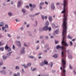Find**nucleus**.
<instances>
[{
  "mask_svg": "<svg viewBox=\"0 0 76 76\" xmlns=\"http://www.w3.org/2000/svg\"><path fill=\"white\" fill-rule=\"evenodd\" d=\"M26 8H29V7L28 6H26Z\"/></svg>",
  "mask_w": 76,
  "mask_h": 76,
  "instance_id": "47",
  "label": "nucleus"
},
{
  "mask_svg": "<svg viewBox=\"0 0 76 76\" xmlns=\"http://www.w3.org/2000/svg\"><path fill=\"white\" fill-rule=\"evenodd\" d=\"M39 42V41H37L36 42L37 43H38V42Z\"/></svg>",
  "mask_w": 76,
  "mask_h": 76,
  "instance_id": "57",
  "label": "nucleus"
},
{
  "mask_svg": "<svg viewBox=\"0 0 76 76\" xmlns=\"http://www.w3.org/2000/svg\"><path fill=\"white\" fill-rule=\"evenodd\" d=\"M29 25H27V28H28V27H29Z\"/></svg>",
  "mask_w": 76,
  "mask_h": 76,
  "instance_id": "58",
  "label": "nucleus"
},
{
  "mask_svg": "<svg viewBox=\"0 0 76 76\" xmlns=\"http://www.w3.org/2000/svg\"><path fill=\"white\" fill-rule=\"evenodd\" d=\"M70 45L72 46L73 45V43H72V42H70Z\"/></svg>",
  "mask_w": 76,
  "mask_h": 76,
  "instance_id": "29",
  "label": "nucleus"
},
{
  "mask_svg": "<svg viewBox=\"0 0 76 76\" xmlns=\"http://www.w3.org/2000/svg\"><path fill=\"white\" fill-rule=\"evenodd\" d=\"M55 43L56 44H58V41H56V40H55Z\"/></svg>",
  "mask_w": 76,
  "mask_h": 76,
  "instance_id": "24",
  "label": "nucleus"
},
{
  "mask_svg": "<svg viewBox=\"0 0 76 76\" xmlns=\"http://www.w3.org/2000/svg\"><path fill=\"white\" fill-rule=\"evenodd\" d=\"M40 38L41 39L42 38H43V36H41L40 37Z\"/></svg>",
  "mask_w": 76,
  "mask_h": 76,
  "instance_id": "50",
  "label": "nucleus"
},
{
  "mask_svg": "<svg viewBox=\"0 0 76 76\" xmlns=\"http://www.w3.org/2000/svg\"><path fill=\"white\" fill-rule=\"evenodd\" d=\"M8 37H9L10 38V37H11V36H10V34H8Z\"/></svg>",
  "mask_w": 76,
  "mask_h": 76,
  "instance_id": "36",
  "label": "nucleus"
},
{
  "mask_svg": "<svg viewBox=\"0 0 76 76\" xmlns=\"http://www.w3.org/2000/svg\"><path fill=\"white\" fill-rule=\"evenodd\" d=\"M22 1H19V6H20V5H21L22 4Z\"/></svg>",
  "mask_w": 76,
  "mask_h": 76,
  "instance_id": "28",
  "label": "nucleus"
},
{
  "mask_svg": "<svg viewBox=\"0 0 76 76\" xmlns=\"http://www.w3.org/2000/svg\"><path fill=\"white\" fill-rule=\"evenodd\" d=\"M53 57L54 58H57L58 57V56H57V55L55 54V55H53Z\"/></svg>",
  "mask_w": 76,
  "mask_h": 76,
  "instance_id": "12",
  "label": "nucleus"
},
{
  "mask_svg": "<svg viewBox=\"0 0 76 76\" xmlns=\"http://www.w3.org/2000/svg\"><path fill=\"white\" fill-rule=\"evenodd\" d=\"M21 30H23V28L21 27Z\"/></svg>",
  "mask_w": 76,
  "mask_h": 76,
  "instance_id": "62",
  "label": "nucleus"
},
{
  "mask_svg": "<svg viewBox=\"0 0 76 76\" xmlns=\"http://www.w3.org/2000/svg\"><path fill=\"white\" fill-rule=\"evenodd\" d=\"M22 11L23 12V13H25L26 12V10L24 9H23L22 10Z\"/></svg>",
  "mask_w": 76,
  "mask_h": 76,
  "instance_id": "18",
  "label": "nucleus"
},
{
  "mask_svg": "<svg viewBox=\"0 0 76 76\" xmlns=\"http://www.w3.org/2000/svg\"><path fill=\"white\" fill-rule=\"evenodd\" d=\"M74 13H75V15H76V12H75Z\"/></svg>",
  "mask_w": 76,
  "mask_h": 76,
  "instance_id": "64",
  "label": "nucleus"
},
{
  "mask_svg": "<svg viewBox=\"0 0 76 76\" xmlns=\"http://www.w3.org/2000/svg\"><path fill=\"white\" fill-rule=\"evenodd\" d=\"M0 50H1V51H3L4 50V48L3 47L0 48Z\"/></svg>",
  "mask_w": 76,
  "mask_h": 76,
  "instance_id": "13",
  "label": "nucleus"
},
{
  "mask_svg": "<svg viewBox=\"0 0 76 76\" xmlns=\"http://www.w3.org/2000/svg\"><path fill=\"white\" fill-rule=\"evenodd\" d=\"M6 29V27H2V30L3 31H4V29Z\"/></svg>",
  "mask_w": 76,
  "mask_h": 76,
  "instance_id": "23",
  "label": "nucleus"
},
{
  "mask_svg": "<svg viewBox=\"0 0 76 76\" xmlns=\"http://www.w3.org/2000/svg\"><path fill=\"white\" fill-rule=\"evenodd\" d=\"M4 23L1 22L0 23V26H4Z\"/></svg>",
  "mask_w": 76,
  "mask_h": 76,
  "instance_id": "6",
  "label": "nucleus"
},
{
  "mask_svg": "<svg viewBox=\"0 0 76 76\" xmlns=\"http://www.w3.org/2000/svg\"><path fill=\"white\" fill-rule=\"evenodd\" d=\"M24 45L25 46V47H26V44L25 43H24Z\"/></svg>",
  "mask_w": 76,
  "mask_h": 76,
  "instance_id": "63",
  "label": "nucleus"
},
{
  "mask_svg": "<svg viewBox=\"0 0 76 76\" xmlns=\"http://www.w3.org/2000/svg\"><path fill=\"white\" fill-rule=\"evenodd\" d=\"M69 68L71 69H73V68L70 65H69Z\"/></svg>",
  "mask_w": 76,
  "mask_h": 76,
  "instance_id": "31",
  "label": "nucleus"
},
{
  "mask_svg": "<svg viewBox=\"0 0 76 76\" xmlns=\"http://www.w3.org/2000/svg\"><path fill=\"white\" fill-rule=\"evenodd\" d=\"M16 69H19V67L18 66H16L15 68Z\"/></svg>",
  "mask_w": 76,
  "mask_h": 76,
  "instance_id": "35",
  "label": "nucleus"
},
{
  "mask_svg": "<svg viewBox=\"0 0 76 76\" xmlns=\"http://www.w3.org/2000/svg\"><path fill=\"white\" fill-rule=\"evenodd\" d=\"M25 68H28V66H25Z\"/></svg>",
  "mask_w": 76,
  "mask_h": 76,
  "instance_id": "55",
  "label": "nucleus"
},
{
  "mask_svg": "<svg viewBox=\"0 0 76 76\" xmlns=\"http://www.w3.org/2000/svg\"><path fill=\"white\" fill-rule=\"evenodd\" d=\"M66 63L65 60H64L63 59L62 60V67H61L60 68L61 70H62V76H66V71L65 70V68L66 67Z\"/></svg>",
  "mask_w": 76,
  "mask_h": 76,
  "instance_id": "1",
  "label": "nucleus"
},
{
  "mask_svg": "<svg viewBox=\"0 0 76 76\" xmlns=\"http://www.w3.org/2000/svg\"><path fill=\"white\" fill-rule=\"evenodd\" d=\"M6 69V67H3V69Z\"/></svg>",
  "mask_w": 76,
  "mask_h": 76,
  "instance_id": "60",
  "label": "nucleus"
},
{
  "mask_svg": "<svg viewBox=\"0 0 76 76\" xmlns=\"http://www.w3.org/2000/svg\"><path fill=\"white\" fill-rule=\"evenodd\" d=\"M8 49V51H11V48H9Z\"/></svg>",
  "mask_w": 76,
  "mask_h": 76,
  "instance_id": "21",
  "label": "nucleus"
},
{
  "mask_svg": "<svg viewBox=\"0 0 76 76\" xmlns=\"http://www.w3.org/2000/svg\"><path fill=\"white\" fill-rule=\"evenodd\" d=\"M47 51L46 50H45V51H44V52L45 53H46L47 52Z\"/></svg>",
  "mask_w": 76,
  "mask_h": 76,
  "instance_id": "61",
  "label": "nucleus"
},
{
  "mask_svg": "<svg viewBox=\"0 0 76 76\" xmlns=\"http://www.w3.org/2000/svg\"><path fill=\"white\" fill-rule=\"evenodd\" d=\"M16 22H19V20H18V19H16Z\"/></svg>",
  "mask_w": 76,
  "mask_h": 76,
  "instance_id": "39",
  "label": "nucleus"
},
{
  "mask_svg": "<svg viewBox=\"0 0 76 76\" xmlns=\"http://www.w3.org/2000/svg\"><path fill=\"white\" fill-rule=\"evenodd\" d=\"M24 50H25V48H23L22 49V50L21 52V53L22 54H24L25 52L24 51Z\"/></svg>",
  "mask_w": 76,
  "mask_h": 76,
  "instance_id": "3",
  "label": "nucleus"
},
{
  "mask_svg": "<svg viewBox=\"0 0 76 76\" xmlns=\"http://www.w3.org/2000/svg\"><path fill=\"white\" fill-rule=\"evenodd\" d=\"M46 26L43 27L42 30V31H47V30H49V31H50L51 30V27H48V25H49V22L48 21H47L45 23Z\"/></svg>",
  "mask_w": 76,
  "mask_h": 76,
  "instance_id": "2",
  "label": "nucleus"
},
{
  "mask_svg": "<svg viewBox=\"0 0 76 76\" xmlns=\"http://www.w3.org/2000/svg\"><path fill=\"white\" fill-rule=\"evenodd\" d=\"M1 65H3V63H0V66H1Z\"/></svg>",
  "mask_w": 76,
  "mask_h": 76,
  "instance_id": "42",
  "label": "nucleus"
},
{
  "mask_svg": "<svg viewBox=\"0 0 76 76\" xmlns=\"http://www.w3.org/2000/svg\"><path fill=\"white\" fill-rule=\"evenodd\" d=\"M19 73H17V76H19Z\"/></svg>",
  "mask_w": 76,
  "mask_h": 76,
  "instance_id": "53",
  "label": "nucleus"
},
{
  "mask_svg": "<svg viewBox=\"0 0 76 76\" xmlns=\"http://www.w3.org/2000/svg\"><path fill=\"white\" fill-rule=\"evenodd\" d=\"M74 74H75V75H76V72H75V70H74Z\"/></svg>",
  "mask_w": 76,
  "mask_h": 76,
  "instance_id": "46",
  "label": "nucleus"
},
{
  "mask_svg": "<svg viewBox=\"0 0 76 76\" xmlns=\"http://www.w3.org/2000/svg\"><path fill=\"white\" fill-rule=\"evenodd\" d=\"M42 58L41 57H38V58Z\"/></svg>",
  "mask_w": 76,
  "mask_h": 76,
  "instance_id": "59",
  "label": "nucleus"
},
{
  "mask_svg": "<svg viewBox=\"0 0 76 76\" xmlns=\"http://www.w3.org/2000/svg\"><path fill=\"white\" fill-rule=\"evenodd\" d=\"M18 7H19V1L18 2L17 4Z\"/></svg>",
  "mask_w": 76,
  "mask_h": 76,
  "instance_id": "22",
  "label": "nucleus"
},
{
  "mask_svg": "<svg viewBox=\"0 0 76 76\" xmlns=\"http://www.w3.org/2000/svg\"><path fill=\"white\" fill-rule=\"evenodd\" d=\"M40 66H44V62H42L40 64Z\"/></svg>",
  "mask_w": 76,
  "mask_h": 76,
  "instance_id": "9",
  "label": "nucleus"
},
{
  "mask_svg": "<svg viewBox=\"0 0 76 76\" xmlns=\"http://www.w3.org/2000/svg\"><path fill=\"white\" fill-rule=\"evenodd\" d=\"M8 15L9 16H12V14L11 12H9L8 13Z\"/></svg>",
  "mask_w": 76,
  "mask_h": 76,
  "instance_id": "26",
  "label": "nucleus"
},
{
  "mask_svg": "<svg viewBox=\"0 0 76 76\" xmlns=\"http://www.w3.org/2000/svg\"><path fill=\"white\" fill-rule=\"evenodd\" d=\"M39 15V13H37L35 14V15Z\"/></svg>",
  "mask_w": 76,
  "mask_h": 76,
  "instance_id": "52",
  "label": "nucleus"
},
{
  "mask_svg": "<svg viewBox=\"0 0 76 76\" xmlns=\"http://www.w3.org/2000/svg\"><path fill=\"white\" fill-rule=\"evenodd\" d=\"M59 31V30H57L55 31H54V32L55 33V34H57L58 33V31Z\"/></svg>",
  "mask_w": 76,
  "mask_h": 76,
  "instance_id": "8",
  "label": "nucleus"
},
{
  "mask_svg": "<svg viewBox=\"0 0 76 76\" xmlns=\"http://www.w3.org/2000/svg\"><path fill=\"white\" fill-rule=\"evenodd\" d=\"M51 38H53V36H51L50 37Z\"/></svg>",
  "mask_w": 76,
  "mask_h": 76,
  "instance_id": "56",
  "label": "nucleus"
},
{
  "mask_svg": "<svg viewBox=\"0 0 76 76\" xmlns=\"http://www.w3.org/2000/svg\"><path fill=\"white\" fill-rule=\"evenodd\" d=\"M44 63L45 64H46V65H48V61L46 60H45L44 61Z\"/></svg>",
  "mask_w": 76,
  "mask_h": 76,
  "instance_id": "4",
  "label": "nucleus"
},
{
  "mask_svg": "<svg viewBox=\"0 0 76 76\" xmlns=\"http://www.w3.org/2000/svg\"><path fill=\"white\" fill-rule=\"evenodd\" d=\"M46 39H48V36H46L45 37Z\"/></svg>",
  "mask_w": 76,
  "mask_h": 76,
  "instance_id": "43",
  "label": "nucleus"
},
{
  "mask_svg": "<svg viewBox=\"0 0 76 76\" xmlns=\"http://www.w3.org/2000/svg\"><path fill=\"white\" fill-rule=\"evenodd\" d=\"M60 4V3H58L56 4V5H59Z\"/></svg>",
  "mask_w": 76,
  "mask_h": 76,
  "instance_id": "49",
  "label": "nucleus"
},
{
  "mask_svg": "<svg viewBox=\"0 0 76 76\" xmlns=\"http://www.w3.org/2000/svg\"><path fill=\"white\" fill-rule=\"evenodd\" d=\"M45 4H47L48 5V2H47V1H45Z\"/></svg>",
  "mask_w": 76,
  "mask_h": 76,
  "instance_id": "45",
  "label": "nucleus"
},
{
  "mask_svg": "<svg viewBox=\"0 0 76 76\" xmlns=\"http://www.w3.org/2000/svg\"><path fill=\"white\" fill-rule=\"evenodd\" d=\"M5 48V49H6V50H7V49H8L9 48V47L8 46H7V44L6 45Z\"/></svg>",
  "mask_w": 76,
  "mask_h": 76,
  "instance_id": "15",
  "label": "nucleus"
},
{
  "mask_svg": "<svg viewBox=\"0 0 76 76\" xmlns=\"http://www.w3.org/2000/svg\"><path fill=\"white\" fill-rule=\"evenodd\" d=\"M12 48L13 49H15V45H13Z\"/></svg>",
  "mask_w": 76,
  "mask_h": 76,
  "instance_id": "33",
  "label": "nucleus"
},
{
  "mask_svg": "<svg viewBox=\"0 0 76 76\" xmlns=\"http://www.w3.org/2000/svg\"><path fill=\"white\" fill-rule=\"evenodd\" d=\"M68 57L69 59H72V56H68Z\"/></svg>",
  "mask_w": 76,
  "mask_h": 76,
  "instance_id": "25",
  "label": "nucleus"
},
{
  "mask_svg": "<svg viewBox=\"0 0 76 76\" xmlns=\"http://www.w3.org/2000/svg\"><path fill=\"white\" fill-rule=\"evenodd\" d=\"M12 53V52H10L9 53H7V55L8 56H10V53Z\"/></svg>",
  "mask_w": 76,
  "mask_h": 76,
  "instance_id": "17",
  "label": "nucleus"
},
{
  "mask_svg": "<svg viewBox=\"0 0 76 76\" xmlns=\"http://www.w3.org/2000/svg\"><path fill=\"white\" fill-rule=\"evenodd\" d=\"M31 65H32V64H31V63H29L27 64V66H31Z\"/></svg>",
  "mask_w": 76,
  "mask_h": 76,
  "instance_id": "19",
  "label": "nucleus"
},
{
  "mask_svg": "<svg viewBox=\"0 0 76 76\" xmlns=\"http://www.w3.org/2000/svg\"><path fill=\"white\" fill-rule=\"evenodd\" d=\"M3 44H2V42H0V46H1V45H2Z\"/></svg>",
  "mask_w": 76,
  "mask_h": 76,
  "instance_id": "32",
  "label": "nucleus"
},
{
  "mask_svg": "<svg viewBox=\"0 0 76 76\" xmlns=\"http://www.w3.org/2000/svg\"><path fill=\"white\" fill-rule=\"evenodd\" d=\"M36 6L35 5H33L32 6V7H35Z\"/></svg>",
  "mask_w": 76,
  "mask_h": 76,
  "instance_id": "38",
  "label": "nucleus"
},
{
  "mask_svg": "<svg viewBox=\"0 0 76 76\" xmlns=\"http://www.w3.org/2000/svg\"><path fill=\"white\" fill-rule=\"evenodd\" d=\"M37 70V68H34L32 70V71H35V70Z\"/></svg>",
  "mask_w": 76,
  "mask_h": 76,
  "instance_id": "34",
  "label": "nucleus"
},
{
  "mask_svg": "<svg viewBox=\"0 0 76 76\" xmlns=\"http://www.w3.org/2000/svg\"><path fill=\"white\" fill-rule=\"evenodd\" d=\"M14 76H18V75H16V74H14L13 75Z\"/></svg>",
  "mask_w": 76,
  "mask_h": 76,
  "instance_id": "40",
  "label": "nucleus"
},
{
  "mask_svg": "<svg viewBox=\"0 0 76 76\" xmlns=\"http://www.w3.org/2000/svg\"><path fill=\"white\" fill-rule=\"evenodd\" d=\"M72 41H75V39H72Z\"/></svg>",
  "mask_w": 76,
  "mask_h": 76,
  "instance_id": "48",
  "label": "nucleus"
},
{
  "mask_svg": "<svg viewBox=\"0 0 76 76\" xmlns=\"http://www.w3.org/2000/svg\"><path fill=\"white\" fill-rule=\"evenodd\" d=\"M29 57L30 58H34V57H33V56H29Z\"/></svg>",
  "mask_w": 76,
  "mask_h": 76,
  "instance_id": "54",
  "label": "nucleus"
},
{
  "mask_svg": "<svg viewBox=\"0 0 76 76\" xmlns=\"http://www.w3.org/2000/svg\"><path fill=\"white\" fill-rule=\"evenodd\" d=\"M2 74H3L4 75H5L6 74V73L5 71H1L0 72Z\"/></svg>",
  "mask_w": 76,
  "mask_h": 76,
  "instance_id": "7",
  "label": "nucleus"
},
{
  "mask_svg": "<svg viewBox=\"0 0 76 76\" xmlns=\"http://www.w3.org/2000/svg\"><path fill=\"white\" fill-rule=\"evenodd\" d=\"M51 8L52 9H55V6H54V4H52L51 6Z\"/></svg>",
  "mask_w": 76,
  "mask_h": 76,
  "instance_id": "5",
  "label": "nucleus"
},
{
  "mask_svg": "<svg viewBox=\"0 0 76 76\" xmlns=\"http://www.w3.org/2000/svg\"><path fill=\"white\" fill-rule=\"evenodd\" d=\"M3 58L4 60H6V58H7V57H5L4 56L3 57Z\"/></svg>",
  "mask_w": 76,
  "mask_h": 76,
  "instance_id": "16",
  "label": "nucleus"
},
{
  "mask_svg": "<svg viewBox=\"0 0 76 76\" xmlns=\"http://www.w3.org/2000/svg\"><path fill=\"white\" fill-rule=\"evenodd\" d=\"M42 19H43V20L44 19V16L43 15H42Z\"/></svg>",
  "mask_w": 76,
  "mask_h": 76,
  "instance_id": "30",
  "label": "nucleus"
},
{
  "mask_svg": "<svg viewBox=\"0 0 76 76\" xmlns=\"http://www.w3.org/2000/svg\"><path fill=\"white\" fill-rule=\"evenodd\" d=\"M47 16H45V19L46 20L47 19Z\"/></svg>",
  "mask_w": 76,
  "mask_h": 76,
  "instance_id": "51",
  "label": "nucleus"
},
{
  "mask_svg": "<svg viewBox=\"0 0 76 76\" xmlns=\"http://www.w3.org/2000/svg\"><path fill=\"white\" fill-rule=\"evenodd\" d=\"M40 5H44V3H41L40 4Z\"/></svg>",
  "mask_w": 76,
  "mask_h": 76,
  "instance_id": "37",
  "label": "nucleus"
},
{
  "mask_svg": "<svg viewBox=\"0 0 76 76\" xmlns=\"http://www.w3.org/2000/svg\"><path fill=\"white\" fill-rule=\"evenodd\" d=\"M68 38H69V39H72V37L70 36V35H68Z\"/></svg>",
  "mask_w": 76,
  "mask_h": 76,
  "instance_id": "10",
  "label": "nucleus"
},
{
  "mask_svg": "<svg viewBox=\"0 0 76 76\" xmlns=\"http://www.w3.org/2000/svg\"><path fill=\"white\" fill-rule=\"evenodd\" d=\"M29 6H30V7H32V4H29Z\"/></svg>",
  "mask_w": 76,
  "mask_h": 76,
  "instance_id": "41",
  "label": "nucleus"
},
{
  "mask_svg": "<svg viewBox=\"0 0 76 76\" xmlns=\"http://www.w3.org/2000/svg\"><path fill=\"white\" fill-rule=\"evenodd\" d=\"M49 20L50 21H52V18L51 17H49Z\"/></svg>",
  "mask_w": 76,
  "mask_h": 76,
  "instance_id": "11",
  "label": "nucleus"
},
{
  "mask_svg": "<svg viewBox=\"0 0 76 76\" xmlns=\"http://www.w3.org/2000/svg\"><path fill=\"white\" fill-rule=\"evenodd\" d=\"M5 27L6 28H8V25L7 24L5 25Z\"/></svg>",
  "mask_w": 76,
  "mask_h": 76,
  "instance_id": "27",
  "label": "nucleus"
},
{
  "mask_svg": "<svg viewBox=\"0 0 76 76\" xmlns=\"http://www.w3.org/2000/svg\"><path fill=\"white\" fill-rule=\"evenodd\" d=\"M52 27H53V28L54 27H55V28H57L56 27V26H55V24L53 23L52 24Z\"/></svg>",
  "mask_w": 76,
  "mask_h": 76,
  "instance_id": "14",
  "label": "nucleus"
},
{
  "mask_svg": "<svg viewBox=\"0 0 76 76\" xmlns=\"http://www.w3.org/2000/svg\"><path fill=\"white\" fill-rule=\"evenodd\" d=\"M50 66H51V67H53V62L50 63Z\"/></svg>",
  "mask_w": 76,
  "mask_h": 76,
  "instance_id": "20",
  "label": "nucleus"
},
{
  "mask_svg": "<svg viewBox=\"0 0 76 76\" xmlns=\"http://www.w3.org/2000/svg\"><path fill=\"white\" fill-rule=\"evenodd\" d=\"M70 50H68L67 51L68 53H69V51Z\"/></svg>",
  "mask_w": 76,
  "mask_h": 76,
  "instance_id": "44",
  "label": "nucleus"
}]
</instances>
